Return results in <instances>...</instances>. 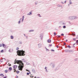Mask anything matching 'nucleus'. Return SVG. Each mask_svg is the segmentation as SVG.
<instances>
[{
	"label": "nucleus",
	"mask_w": 78,
	"mask_h": 78,
	"mask_svg": "<svg viewBox=\"0 0 78 78\" xmlns=\"http://www.w3.org/2000/svg\"><path fill=\"white\" fill-rule=\"evenodd\" d=\"M12 51H13V50L12 49H10L9 50V51L11 53V52H12Z\"/></svg>",
	"instance_id": "8"
},
{
	"label": "nucleus",
	"mask_w": 78,
	"mask_h": 78,
	"mask_svg": "<svg viewBox=\"0 0 78 78\" xmlns=\"http://www.w3.org/2000/svg\"><path fill=\"white\" fill-rule=\"evenodd\" d=\"M11 39H14V37H13V36H11Z\"/></svg>",
	"instance_id": "16"
},
{
	"label": "nucleus",
	"mask_w": 78,
	"mask_h": 78,
	"mask_svg": "<svg viewBox=\"0 0 78 78\" xmlns=\"http://www.w3.org/2000/svg\"><path fill=\"white\" fill-rule=\"evenodd\" d=\"M23 19H24V16H23L22 21H23Z\"/></svg>",
	"instance_id": "23"
},
{
	"label": "nucleus",
	"mask_w": 78,
	"mask_h": 78,
	"mask_svg": "<svg viewBox=\"0 0 78 78\" xmlns=\"http://www.w3.org/2000/svg\"><path fill=\"white\" fill-rule=\"evenodd\" d=\"M51 46H52V45H51V44H49V47H51Z\"/></svg>",
	"instance_id": "30"
},
{
	"label": "nucleus",
	"mask_w": 78,
	"mask_h": 78,
	"mask_svg": "<svg viewBox=\"0 0 78 78\" xmlns=\"http://www.w3.org/2000/svg\"><path fill=\"white\" fill-rule=\"evenodd\" d=\"M72 36H75V34H72Z\"/></svg>",
	"instance_id": "19"
},
{
	"label": "nucleus",
	"mask_w": 78,
	"mask_h": 78,
	"mask_svg": "<svg viewBox=\"0 0 78 78\" xmlns=\"http://www.w3.org/2000/svg\"><path fill=\"white\" fill-rule=\"evenodd\" d=\"M2 44H0V47H2Z\"/></svg>",
	"instance_id": "33"
},
{
	"label": "nucleus",
	"mask_w": 78,
	"mask_h": 78,
	"mask_svg": "<svg viewBox=\"0 0 78 78\" xmlns=\"http://www.w3.org/2000/svg\"><path fill=\"white\" fill-rule=\"evenodd\" d=\"M29 73L30 74H31V72L30 71H29Z\"/></svg>",
	"instance_id": "39"
},
{
	"label": "nucleus",
	"mask_w": 78,
	"mask_h": 78,
	"mask_svg": "<svg viewBox=\"0 0 78 78\" xmlns=\"http://www.w3.org/2000/svg\"><path fill=\"white\" fill-rule=\"evenodd\" d=\"M51 65H52V67L53 69L55 67V65L53 63H51Z\"/></svg>",
	"instance_id": "5"
},
{
	"label": "nucleus",
	"mask_w": 78,
	"mask_h": 78,
	"mask_svg": "<svg viewBox=\"0 0 78 78\" xmlns=\"http://www.w3.org/2000/svg\"><path fill=\"white\" fill-rule=\"evenodd\" d=\"M67 47H68V48H71V47H70V46L68 45L67 46Z\"/></svg>",
	"instance_id": "18"
},
{
	"label": "nucleus",
	"mask_w": 78,
	"mask_h": 78,
	"mask_svg": "<svg viewBox=\"0 0 78 78\" xmlns=\"http://www.w3.org/2000/svg\"><path fill=\"white\" fill-rule=\"evenodd\" d=\"M71 3H70V4H71Z\"/></svg>",
	"instance_id": "50"
},
{
	"label": "nucleus",
	"mask_w": 78,
	"mask_h": 78,
	"mask_svg": "<svg viewBox=\"0 0 78 78\" xmlns=\"http://www.w3.org/2000/svg\"><path fill=\"white\" fill-rule=\"evenodd\" d=\"M36 78V76H35V77H34V78Z\"/></svg>",
	"instance_id": "48"
},
{
	"label": "nucleus",
	"mask_w": 78,
	"mask_h": 78,
	"mask_svg": "<svg viewBox=\"0 0 78 78\" xmlns=\"http://www.w3.org/2000/svg\"><path fill=\"white\" fill-rule=\"evenodd\" d=\"M51 51H55V50H54V49H51Z\"/></svg>",
	"instance_id": "22"
},
{
	"label": "nucleus",
	"mask_w": 78,
	"mask_h": 78,
	"mask_svg": "<svg viewBox=\"0 0 78 78\" xmlns=\"http://www.w3.org/2000/svg\"><path fill=\"white\" fill-rule=\"evenodd\" d=\"M76 43H78V40H77L76 41Z\"/></svg>",
	"instance_id": "35"
},
{
	"label": "nucleus",
	"mask_w": 78,
	"mask_h": 78,
	"mask_svg": "<svg viewBox=\"0 0 78 78\" xmlns=\"http://www.w3.org/2000/svg\"><path fill=\"white\" fill-rule=\"evenodd\" d=\"M65 52H72V50H69V49H66L65 50Z\"/></svg>",
	"instance_id": "3"
},
{
	"label": "nucleus",
	"mask_w": 78,
	"mask_h": 78,
	"mask_svg": "<svg viewBox=\"0 0 78 78\" xmlns=\"http://www.w3.org/2000/svg\"><path fill=\"white\" fill-rule=\"evenodd\" d=\"M26 71H27V72H30V71H29L28 70V69H26Z\"/></svg>",
	"instance_id": "31"
},
{
	"label": "nucleus",
	"mask_w": 78,
	"mask_h": 78,
	"mask_svg": "<svg viewBox=\"0 0 78 78\" xmlns=\"http://www.w3.org/2000/svg\"><path fill=\"white\" fill-rule=\"evenodd\" d=\"M47 69H48L47 67H45L44 68V69H45V70H46V72H48V70H47Z\"/></svg>",
	"instance_id": "6"
},
{
	"label": "nucleus",
	"mask_w": 78,
	"mask_h": 78,
	"mask_svg": "<svg viewBox=\"0 0 78 78\" xmlns=\"http://www.w3.org/2000/svg\"><path fill=\"white\" fill-rule=\"evenodd\" d=\"M38 46L40 48H41V47L42 46V45L41 44H38Z\"/></svg>",
	"instance_id": "12"
},
{
	"label": "nucleus",
	"mask_w": 78,
	"mask_h": 78,
	"mask_svg": "<svg viewBox=\"0 0 78 78\" xmlns=\"http://www.w3.org/2000/svg\"><path fill=\"white\" fill-rule=\"evenodd\" d=\"M0 76H4V75L3 74H0Z\"/></svg>",
	"instance_id": "15"
},
{
	"label": "nucleus",
	"mask_w": 78,
	"mask_h": 78,
	"mask_svg": "<svg viewBox=\"0 0 78 78\" xmlns=\"http://www.w3.org/2000/svg\"><path fill=\"white\" fill-rule=\"evenodd\" d=\"M19 23H20V21H19V22H18Z\"/></svg>",
	"instance_id": "36"
},
{
	"label": "nucleus",
	"mask_w": 78,
	"mask_h": 78,
	"mask_svg": "<svg viewBox=\"0 0 78 78\" xmlns=\"http://www.w3.org/2000/svg\"><path fill=\"white\" fill-rule=\"evenodd\" d=\"M2 59H1V60H2Z\"/></svg>",
	"instance_id": "53"
},
{
	"label": "nucleus",
	"mask_w": 78,
	"mask_h": 78,
	"mask_svg": "<svg viewBox=\"0 0 78 78\" xmlns=\"http://www.w3.org/2000/svg\"><path fill=\"white\" fill-rule=\"evenodd\" d=\"M17 50H18V51L16 52L18 56H21L25 55V52L24 51H23V50H19L18 49H17Z\"/></svg>",
	"instance_id": "2"
},
{
	"label": "nucleus",
	"mask_w": 78,
	"mask_h": 78,
	"mask_svg": "<svg viewBox=\"0 0 78 78\" xmlns=\"http://www.w3.org/2000/svg\"><path fill=\"white\" fill-rule=\"evenodd\" d=\"M3 78H6V76H5Z\"/></svg>",
	"instance_id": "41"
},
{
	"label": "nucleus",
	"mask_w": 78,
	"mask_h": 78,
	"mask_svg": "<svg viewBox=\"0 0 78 78\" xmlns=\"http://www.w3.org/2000/svg\"><path fill=\"white\" fill-rule=\"evenodd\" d=\"M61 36H64V34H61Z\"/></svg>",
	"instance_id": "34"
},
{
	"label": "nucleus",
	"mask_w": 78,
	"mask_h": 78,
	"mask_svg": "<svg viewBox=\"0 0 78 78\" xmlns=\"http://www.w3.org/2000/svg\"><path fill=\"white\" fill-rule=\"evenodd\" d=\"M16 73H19V71H17Z\"/></svg>",
	"instance_id": "27"
},
{
	"label": "nucleus",
	"mask_w": 78,
	"mask_h": 78,
	"mask_svg": "<svg viewBox=\"0 0 78 78\" xmlns=\"http://www.w3.org/2000/svg\"><path fill=\"white\" fill-rule=\"evenodd\" d=\"M5 72L6 73H8V70H5Z\"/></svg>",
	"instance_id": "17"
},
{
	"label": "nucleus",
	"mask_w": 78,
	"mask_h": 78,
	"mask_svg": "<svg viewBox=\"0 0 78 78\" xmlns=\"http://www.w3.org/2000/svg\"><path fill=\"white\" fill-rule=\"evenodd\" d=\"M16 78H18V76H16Z\"/></svg>",
	"instance_id": "42"
},
{
	"label": "nucleus",
	"mask_w": 78,
	"mask_h": 78,
	"mask_svg": "<svg viewBox=\"0 0 78 78\" xmlns=\"http://www.w3.org/2000/svg\"><path fill=\"white\" fill-rule=\"evenodd\" d=\"M32 72L33 73H35V70L34 69H32Z\"/></svg>",
	"instance_id": "9"
},
{
	"label": "nucleus",
	"mask_w": 78,
	"mask_h": 78,
	"mask_svg": "<svg viewBox=\"0 0 78 78\" xmlns=\"http://www.w3.org/2000/svg\"><path fill=\"white\" fill-rule=\"evenodd\" d=\"M5 44H2V46L4 47H5Z\"/></svg>",
	"instance_id": "20"
},
{
	"label": "nucleus",
	"mask_w": 78,
	"mask_h": 78,
	"mask_svg": "<svg viewBox=\"0 0 78 78\" xmlns=\"http://www.w3.org/2000/svg\"><path fill=\"white\" fill-rule=\"evenodd\" d=\"M56 47L57 48H58V46H57Z\"/></svg>",
	"instance_id": "40"
},
{
	"label": "nucleus",
	"mask_w": 78,
	"mask_h": 78,
	"mask_svg": "<svg viewBox=\"0 0 78 78\" xmlns=\"http://www.w3.org/2000/svg\"><path fill=\"white\" fill-rule=\"evenodd\" d=\"M16 63H17V64H19L18 66V69L19 70H21V71H22V69L23 68L24 66L23 63H22V62L20 60H15L14 64H16Z\"/></svg>",
	"instance_id": "1"
},
{
	"label": "nucleus",
	"mask_w": 78,
	"mask_h": 78,
	"mask_svg": "<svg viewBox=\"0 0 78 78\" xmlns=\"http://www.w3.org/2000/svg\"><path fill=\"white\" fill-rule=\"evenodd\" d=\"M9 70H10V71H11L12 70V68L11 67H10L9 68Z\"/></svg>",
	"instance_id": "14"
},
{
	"label": "nucleus",
	"mask_w": 78,
	"mask_h": 78,
	"mask_svg": "<svg viewBox=\"0 0 78 78\" xmlns=\"http://www.w3.org/2000/svg\"><path fill=\"white\" fill-rule=\"evenodd\" d=\"M5 59V61H6V59H5V58H2V59Z\"/></svg>",
	"instance_id": "38"
},
{
	"label": "nucleus",
	"mask_w": 78,
	"mask_h": 78,
	"mask_svg": "<svg viewBox=\"0 0 78 78\" xmlns=\"http://www.w3.org/2000/svg\"><path fill=\"white\" fill-rule=\"evenodd\" d=\"M48 43L51 42V40L48 39Z\"/></svg>",
	"instance_id": "10"
},
{
	"label": "nucleus",
	"mask_w": 78,
	"mask_h": 78,
	"mask_svg": "<svg viewBox=\"0 0 78 78\" xmlns=\"http://www.w3.org/2000/svg\"><path fill=\"white\" fill-rule=\"evenodd\" d=\"M30 77H33V76H31Z\"/></svg>",
	"instance_id": "43"
},
{
	"label": "nucleus",
	"mask_w": 78,
	"mask_h": 78,
	"mask_svg": "<svg viewBox=\"0 0 78 78\" xmlns=\"http://www.w3.org/2000/svg\"><path fill=\"white\" fill-rule=\"evenodd\" d=\"M63 27V28H66V26H64Z\"/></svg>",
	"instance_id": "28"
},
{
	"label": "nucleus",
	"mask_w": 78,
	"mask_h": 78,
	"mask_svg": "<svg viewBox=\"0 0 78 78\" xmlns=\"http://www.w3.org/2000/svg\"><path fill=\"white\" fill-rule=\"evenodd\" d=\"M59 69V67L58 66H57V67H56L55 70H58V69Z\"/></svg>",
	"instance_id": "11"
},
{
	"label": "nucleus",
	"mask_w": 78,
	"mask_h": 78,
	"mask_svg": "<svg viewBox=\"0 0 78 78\" xmlns=\"http://www.w3.org/2000/svg\"><path fill=\"white\" fill-rule=\"evenodd\" d=\"M19 48H17V49H19Z\"/></svg>",
	"instance_id": "46"
},
{
	"label": "nucleus",
	"mask_w": 78,
	"mask_h": 78,
	"mask_svg": "<svg viewBox=\"0 0 78 78\" xmlns=\"http://www.w3.org/2000/svg\"><path fill=\"white\" fill-rule=\"evenodd\" d=\"M76 17L75 16H72L71 18L72 19H76Z\"/></svg>",
	"instance_id": "7"
},
{
	"label": "nucleus",
	"mask_w": 78,
	"mask_h": 78,
	"mask_svg": "<svg viewBox=\"0 0 78 78\" xmlns=\"http://www.w3.org/2000/svg\"><path fill=\"white\" fill-rule=\"evenodd\" d=\"M46 51H49V50L48 49H46Z\"/></svg>",
	"instance_id": "25"
},
{
	"label": "nucleus",
	"mask_w": 78,
	"mask_h": 78,
	"mask_svg": "<svg viewBox=\"0 0 78 78\" xmlns=\"http://www.w3.org/2000/svg\"><path fill=\"white\" fill-rule=\"evenodd\" d=\"M27 75H29V73H27Z\"/></svg>",
	"instance_id": "29"
},
{
	"label": "nucleus",
	"mask_w": 78,
	"mask_h": 78,
	"mask_svg": "<svg viewBox=\"0 0 78 78\" xmlns=\"http://www.w3.org/2000/svg\"><path fill=\"white\" fill-rule=\"evenodd\" d=\"M66 1L65 2V3H66Z\"/></svg>",
	"instance_id": "45"
},
{
	"label": "nucleus",
	"mask_w": 78,
	"mask_h": 78,
	"mask_svg": "<svg viewBox=\"0 0 78 78\" xmlns=\"http://www.w3.org/2000/svg\"><path fill=\"white\" fill-rule=\"evenodd\" d=\"M66 42H67V40H66Z\"/></svg>",
	"instance_id": "44"
},
{
	"label": "nucleus",
	"mask_w": 78,
	"mask_h": 78,
	"mask_svg": "<svg viewBox=\"0 0 78 78\" xmlns=\"http://www.w3.org/2000/svg\"><path fill=\"white\" fill-rule=\"evenodd\" d=\"M38 15H39V17H41V16L39 14H38Z\"/></svg>",
	"instance_id": "32"
},
{
	"label": "nucleus",
	"mask_w": 78,
	"mask_h": 78,
	"mask_svg": "<svg viewBox=\"0 0 78 78\" xmlns=\"http://www.w3.org/2000/svg\"><path fill=\"white\" fill-rule=\"evenodd\" d=\"M1 62H3V61H1Z\"/></svg>",
	"instance_id": "47"
},
{
	"label": "nucleus",
	"mask_w": 78,
	"mask_h": 78,
	"mask_svg": "<svg viewBox=\"0 0 78 78\" xmlns=\"http://www.w3.org/2000/svg\"><path fill=\"white\" fill-rule=\"evenodd\" d=\"M58 37H60V36H58Z\"/></svg>",
	"instance_id": "51"
},
{
	"label": "nucleus",
	"mask_w": 78,
	"mask_h": 78,
	"mask_svg": "<svg viewBox=\"0 0 78 78\" xmlns=\"http://www.w3.org/2000/svg\"><path fill=\"white\" fill-rule=\"evenodd\" d=\"M21 19H20V20H21Z\"/></svg>",
	"instance_id": "52"
},
{
	"label": "nucleus",
	"mask_w": 78,
	"mask_h": 78,
	"mask_svg": "<svg viewBox=\"0 0 78 78\" xmlns=\"http://www.w3.org/2000/svg\"><path fill=\"white\" fill-rule=\"evenodd\" d=\"M32 31H33V30H30L29 32H32Z\"/></svg>",
	"instance_id": "24"
},
{
	"label": "nucleus",
	"mask_w": 78,
	"mask_h": 78,
	"mask_svg": "<svg viewBox=\"0 0 78 78\" xmlns=\"http://www.w3.org/2000/svg\"><path fill=\"white\" fill-rule=\"evenodd\" d=\"M66 43H64V45H66Z\"/></svg>",
	"instance_id": "37"
},
{
	"label": "nucleus",
	"mask_w": 78,
	"mask_h": 78,
	"mask_svg": "<svg viewBox=\"0 0 78 78\" xmlns=\"http://www.w3.org/2000/svg\"><path fill=\"white\" fill-rule=\"evenodd\" d=\"M17 66L15 65L13 66V69H14V70H15L14 71V72H16V69H17Z\"/></svg>",
	"instance_id": "4"
},
{
	"label": "nucleus",
	"mask_w": 78,
	"mask_h": 78,
	"mask_svg": "<svg viewBox=\"0 0 78 78\" xmlns=\"http://www.w3.org/2000/svg\"><path fill=\"white\" fill-rule=\"evenodd\" d=\"M24 60V59H22V60Z\"/></svg>",
	"instance_id": "49"
},
{
	"label": "nucleus",
	"mask_w": 78,
	"mask_h": 78,
	"mask_svg": "<svg viewBox=\"0 0 78 78\" xmlns=\"http://www.w3.org/2000/svg\"><path fill=\"white\" fill-rule=\"evenodd\" d=\"M1 53H3V50H2L1 51Z\"/></svg>",
	"instance_id": "26"
},
{
	"label": "nucleus",
	"mask_w": 78,
	"mask_h": 78,
	"mask_svg": "<svg viewBox=\"0 0 78 78\" xmlns=\"http://www.w3.org/2000/svg\"><path fill=\"white\" fill-rule=\"evenodd\" d=\"M32 12H30L28 14V15H31L32 14Z\"/></svg>",
	"instance_id": "13"
},
{
	"label": "nucleus",
	"mask_w": 78,
	"mask_h": 78,
	"mask_svg": "<svg viewBox=\"0 0 78 78\" xmlns=\"http://www.w3.org/2000/svg\"><path fill=\"white\" fill-rule=\"evenodd\" d=\"M54 36H55V35H56V32H54Z\"/></svg>",
	"instance_id": "21"
}]
</instances>
